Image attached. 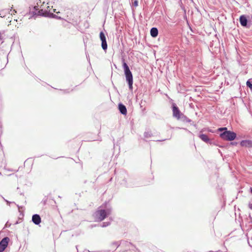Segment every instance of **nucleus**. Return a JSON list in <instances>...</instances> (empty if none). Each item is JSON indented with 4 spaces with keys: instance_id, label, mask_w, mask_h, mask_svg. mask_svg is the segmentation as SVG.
Here are the masks:
<instances>
[{
    "instance_id": "obj_8",
    "label": "nucleus",
    "mask_w": 252,
    "mask_h": 252,
    "mask_svg": "<svg viewBox=\"0 0 252 252\" xmlns=\"http://www.w3.org/2000/svg\"><path fill=\"white\" fill-rule=\"evenodd\" d=\"M39 13L40 15H43L44 16H50L58 18V17L56 16L55 15H54L53 13H50L49 12H47V11L44 12L42 9L39 11Z\"/></svg>"
},
{
    "instance_id": "obj_20",
    "label": "nucleus",
    "mask_w": 252,
    "mask_h": 252,
    "mask_svg": "<svg viewBox=\"0 0 252 252\" xmlns=\"http://www.w3.org/2000/svg\"><path fill=\"white\" fill-rule=\"evenodd\" d=\"M249 207L250 209H252V203L249 204Z\"/></svg>"
},
{
    "instance_id": "obj_1",
    "label": "nucleus",
    "mask_w": 252,
    "mask_h": 252,
    "mask_svg": "<svg viewBox=\"0 0 252 252\" xmlns=\"http://www.w3.org/2000/svg\"><path fill=\"white\" fill-rule=\"evenodd\" d=\"M218 130L219 131L224 130L223 132L220 134V137L224 140L232 141L236 137V134L235 132L227 130L226 127L219 128Z\"/></svg>"
},
{
    "instance_id": "obj_7",
    "label": "nucleus",
    "mask_w": 252,
    "mask_h": 252,
    "mask_svg": "<svg viewBox=\"0 0 252 252\" xmlns=\"http://www.w3.org/2000/svg\"><path fill=\"white\" fill-rule=\"evenodd\" d=\"M32 220L35 224H39L41 222V218L39 215L35 214L32 216Z\"/></svg>"
},
{
    "instance_id": "obj_4",
    "label": "nucleus",
    "mask_w": 252,
    "mask_h": 252,
    "mask_svg": "<svg viewBox=\"0 0 252 252\" xmlns=\"http://www.w3.org/2000/svg\"><path fill=\"white\" fill-rule=\"evenodd\" d=\"M9 239L8 237H5L2 239L0 242V252H2L7 247Z\"/></svg>"
},
{
    "instance_id": "obj_21",
    "label": "nucleus",
    "mask_w": 252,
    "mask_h": 252,
    "mask_svg": "<svg viewBox=\"0 0 252 252\" xmlns=\"http://www.w3.org/2000/svg\"><path fill=\"white\" fill-rule=\"evenodd\" d=\"M5 201L7 202V204H9V202L6 200H5Z\"/></svg>"
},
{
    "instance_id": "obj_9",
    "label": "nucleus",
    "mask_w": 252,
    "mask_h": 252,
    "mask_svg": "<svg viewBox=\"0 0 252 252\" xmlns=\"http://www.w3.org/2000/svg\"><path fill=\"white\" fill-rule=\"evenodd\" d=\"M241 145L243 147H252V142L250 140H243L241 142Z\"/></svg>"
},
{
    "instance_id": "obj_3",
    "label": "nucleus",
    "mask_w": 252,
    "mask_h": 252,
    "mask_svg": "<svg viewBox=\"0 0 252 252\" xmlns=\"http://www.w3.org/2000/svg\"><path fill=\"white\" fill-rule=\"evenodd\" d=\"M111 213L110 209L107 210H99L95 212V217L99 220L101 221L103 220L107 216L109 215Z\"/></svg>"
},
{
    "instance_id": "obj_23",
    "label": "nucleus",
    "mask_w": 252,
    "mask_h": 252,
    "mask_svg": "<svg viewBox=\"0 0 252 252\" xmlns=\"http://www.w3.org/2000/svg\"><path fill=\"white\" fill-rule=\"evenodd\" d=\"M53 11H54V12H56V9H54V10H53Z\"/></svg>"
},
{
    "instance_id": "obj_12",
    "label": "nucleus",
    "mask_w": 252,
    "mask_h": 252,
    "mask_svg": "<svg viewBox=\"0 0 252 252\" xmlns=\"http://www.w3.org/2000/svg\"><path fill=\"white\" fill-rule=\"evenodd\" d=\"M151 35L153 37H156L158 34V30L156 28H152L150 31Z\"/></svg>"
},
{
    "instance_id": "obj_17",
    "label": "nucleus",
    "mask_w": 252,
    "mask_h": 252,
    "mask_svg": "<svg viewBox=\"0 0 252 252\" xmlns=\"http://www.w3.org/2000/svg\"><path fill=\"white\" fill-rule=\"evenodd\" d=\"M8 49H6V48H5L4 49L2 50V51H3V53L6 55L8 52Z\"/></svg>"
},
{
    "instance_id": "obj_15",
    "label": "nucleus",
    "mask_w": 252,
    "mask_h": 252,
    "mask_svg": "<svg viewBox=\"0 0 252 252\" xmlns=\"http://www.w3.org/2000/svg\"><path fill=\"white\" fill-rule=\"evenodd\" d=\"M144 136L146 138H149L151 136V134L149 132H146L144 133Z\"/></svg>"
},
{
    "instance_id": "obj_2",
    "label": "nucleus",
    "mask_w": 252,
    "mask_h": 252,
    "mask_svg": "<svg viewBox=\"0 0 252 252\" xmlns=\"http://www.w3.org/2000/svg\"><path fill=\"white\" fill-rule=\"evenodd\" d=\"M123 68L125 71V74L126 77V80L128 84L129 88L130 90H132V84H133V76L132 74L130 71L128 66L126 63H123Z\"/></svg>"
},
{
    "instance_id": "obj_16",
    "label": "nucleus",
    "mask_w": 252,
    "mask_h": 252,
    "mask_svg": "<svg viewBox=\"0 0 252 252\" xmlns=\"http://www.w3.org/2000/svg\"><path fill=\"white\" fill-rule=\"evenodd\" d=\"M4 35L3 32H0V41L2 42V40L4 38Z\"/></svg>"
},
{
    "instance_id": "obj_22",
    "label": "nucleus",
    "mask_w": 252,
    "mask_h": 252,
    "mask_svg": "<svg viewBox=\"0 0 252 252\" xmlns=\"http://www.w3.org/2000/svg\"><path fill=\"white\" fill-rule=\"evenodd\" d=\"M251 193H252V188H251Z\"/></svg>"
},
{
    "instance_id": "obj_10",
    "label": "nucleus",
    "mask_w": 252,
    "mask_h": 252,
    "mask_svg": "<svg viewBox=\"0 0 252 252\" xmlns=\"http://www.w3.org/2000/svg\"><path fill=\"white\" fill-rule=\"evenodd\" d=\"M119 109L120 111V112L123 114V115H126L127 113V110L126 106L122 104H119Z\"/></svg>"
},
{
    "instance_id": "obj_6",
    "label": "nucleus",
    "mask_w": 252,
    "mask_h": 252,
    "mask_svg": "<svg viewBox=\"0 0 252 252\" xmlns=\"http://www.w3.org/2000/svg\"><path fill=\"white\" fill-rule=\"evenodd\" d=\"M173 115L174 117L178 120L181 118V113L178 107L175 106L173 107Z\"/></svg>"
},
{
    "instance_id": "obj_5",
    "label": "nucleus",
    "mask_w": 252,
    "mask_h": 252,
    "mask_svg": "<svg viewBox=\"0 0 252 252\" xmlns=\"http://www.w3.org/2000/svg\"><path fill=\"white\" fill-rule=\"evenodd\" d=\"M99 36L101 41V47L104 50H106L107 49V44L104 33L102 32H100Z\"/></svg>"
},
{
    "instance_id": "obj_14",
    "label": "nucleus",
    "mask_w": 252,
    "mask_h": 252,
    "mask_svg": "<svg viewBox=\"0 0 252 252\" xmlns=\"http://www.w3.org/2000/svg\"><path fill=\"white\" fill-rule=\"evenodd\" d=\"M252 80H249L247 81L246 84L247 86L250 89V90L252 91Z\"/></svg>"
},
{
    "instance_id": "obj_11",
    "label": "nucleus",
    "mask_w": 252,
    "mask_h": 252,
    "mask_svg": "<svg viewBox=\"0 0 252 252\" xmlns=\"http://www.w3.org/2000/svg\"><path fill=\"white\" fill-rule=\"evenodd\" d=\"M240 22L242 26L246 27L247 24V19L244 15H242L240 17Z\"/></svg>"
},
{
    "instance_id": "obj_13",
    "label": "nucleus",
    "mask_w": 252,
    "mask_h": 252,
    "mask_svg": "<svg viewBox=\"0 0 252 252\" xmlns=\"http://www.w3.org/2000/svg\"><path fill=\"white\" fill-rule=\"evenodd\" d=\"M199 138L205 142H208L209 141V139L208 136L204 134H201L199 136Z\"/></svg>"
},
{
    "instance_id": "obj_19",
    "label": "nucleus",
    "mask_w": 252,
    "mask_h": 252,
    "mask_svg": "<svg viewBox=\"0 0 252 252\" xmlns=\"http://www.w3.org/2000/svg\"><path fill=\"white\" fill-rule=\"evenodd\" d=\"M134 5L135 6H137L138 5V1L137 0H135L134 2Z\"/></svg>"
},
{
    "instance_id": "obj_18",
    "label": "nucleus",
    "mask_w": 252,
    "mask_h": 252,
    "mask_svg": "<svg viewBox=\"0 0 252 252\" xmlns=\"http://www.w3.org/2000/svg\"><path fill=\"white\" fill-rule=\"evenodd\" d=\"M109 223L104 222L102 225V227H105L106 226H108L109 225Z\"/></svg>"
}]
</instances>
